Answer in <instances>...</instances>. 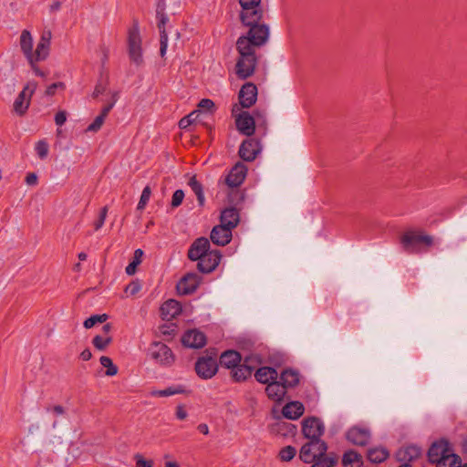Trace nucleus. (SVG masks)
<instances>
[{
  "label": "nucleus",
  "instance_id": "nucleus-12",
  "mask_svg": "<svg viewBox=\"0 0 467 467\" xmlns=\"http://www.w3.org/2000/svg\"><path fill=\"white\" fill-rule=\"evenodd\" d=\"M201 276L195 273L186 274L177 284L176 289L179 295H191L198 288Z\"/></svg>",
  "mask_w": 467,
  "mask_h": 467
},
{
  "label": "nucleus",
  "instance_id": "nucleus-31",
  "mask_svg": "<svg viewBox=\"0 0 467 467\" xmlns=\"http://www.w3.org/2000/svg\"><path fill=\"white\" fill-rule=\"evenodd\" d=\"M362 456L354 450L344 452L342 456L343 467H362Z\"/></svg>",
  "mask_w": 467,
  "mask_h": 467
},
{
  "label": "nucleus",
  "instance_id": "nucleus-25",
  "mask_svg": "<svg viewBox=\"0 0 467 467\" xmlns=\"http://www.w3.org/2000/svg\"><path fill=\"white\" fill-rule=\"evenodd\" d=\"M222 226L228 227L232 231L239 223V213L234 207L224 209L220 217Z\"/></svg>",
  "mask_w": 467,
  "mask_h": 467
},
{
  "label": "nucleus",
  "instance_id": "nucleus-59",
  "mask_svg": "<svg viewBox=\"0 0 467 467\" xmlns=\"http://www.w3.org/2000/svg\"><path fill=\"white\" fill-rule=\"evenodd\" d=\"M92 357V354L90 352V350L88 348H86L84 349L81 353H80V358L81 359L85 360V361H88Z\"/></svg>",
  "mask_w": 467,
  "mask_h": 467
},
{
  "label": "nucleus",
  "instance_id": "nucleus-46",
  "mask_svg": "<svg viewBox=\"0 0 467 467\" xmlns=\"http://www.w3.org/2000/svg\"><path fill=\"white\" fill-rule=\"evenodd\" d=\"M35 149L40 159H45L48 154V144L44 140H39Z\"/></svg>",
  "mask_w": 467,
  "mask_h": 467
},
{
  "label": "nucleus",
  "instance_id": "nucleus-36",
  "mask_svg": "<svg viewBox=\"0 0 467 467\" xmlns=\"http://www.w3.org/2000/svg\"><path fill=\"white\" fill-rule=\"evenodd\" d=\"M276 431L283 436H294L296 433V427L290 422L281 421L276 424Z\"/></svg>",
  "mask_w": 467,
  "mask_h": 467
},
{
  "label": "nucleus",
  "instance_id": "nucleus-54",
  "mask_svg": "<svg viewBox=\"0 0 467 467\" xmlns=\"http://www.w3.org/2000/svg\"><path fill=\"white\" fill-rule=\"evenodd\" d=\"M107 83H102V82H99L96 87H95V89L92 93V98L96 99L98 98L100 94H103L106 89H107Z\"/></svg>",
  "mask_w": 467,
  "mask_h": 467
},
{
  "label": "nucleus",
  "instance_id": "nucleus-44",
  "mask_svg": "<svg viewBox=\"0 0 467 467\" xmlns=\"http://www.w3.org/2000/svg\"><path fill=\"white\" fill-rule=\"evenodd\" d=\"M119 93L118 91H114L111 94L110 101L106 106L103 107L99 115L106 119V117L109 115V111L112 109V108L115 106L117 101L119 100Z\"/></svg>",
  "mask_w": 467,
  "mask_h": 467
},
{
  "label": "nucleus",
  "instance_id": "nucleus-20",
  "mask_svg": "<svg viewBox=\"0 0 467 467\" xmlns=\"http://www.w3.org/2000/svg\"><path fill=\"white\" fill-rule=\"evenodd\" d=\"M247 172L246 166L242 163H236L229 171L228 175L225 178V183L229 187H238L244 182Z\"/></svg>",
  "mask_w": 467,
  "mask_h": 467
},
{
  "label": "nucleus",
  "instance_id": "nucleus-53",
  "mask_svg": "<svg viewBox=\"0 0 467 467\" xmlns=\"http://www.w3.org/2000/svg\"><path fill=\"white\" fill-rule=\"evenodd\" d=\"M65 88V85L63 82L53 83L47 87V88L46 90V95L53 96L56 93L57 88Z\"/></svg>",
  "mask_w": 467,
  "mask_h": 467
},
{
  "label": "nucleus",
  "instance_id": "nucleus-17",
  "mask_svg": "<svg viewBox=\"0 0 467 467\" xmlns=\"http://www.w3.org/2000/svg\"><path fill=\"white\" fill-rule=\"evenodd\" d=\"M257 96V88L253 83H245L240 89L238 98H239V106L240 108H250L256 101Z\"/></svg>",
  "mask_w": 467,
  "mask_h": 467
},
{
  "label": "nucleus",
  "instance_id": "nucleus-21",
  "mask_svg": "<svg viewBox=\"0 0 467 467\" xmlns=\"http://www.w3.org/2000/svg\"><path fill=\"white\" fill-rule=\"evenodd\" d=\"M210 242L205 237L196 239L188 251V257L192 261H198L210 252Z\"/></svg>",
  "mask_w": 467,
  "mask_h": 467
},
{
  "label": "nucleus",
  "instance_id": "nucleus-49",
  "mask_svg": "<svg viewBox=\"0 0 467 467\" xmlns=\"http://www.w3.org/2000/svg\"><path fill=\"white\" fill-rule=\"evenodd\" d=\"M47 412L52 413L54 416L58 417L66 413V410L61 405H48L45 408Z\"/></svg>",
  "mask_w": 467,
  "mask_h": 467
},
{
  "label": "nucleus",
  "instance_id": "nucleus-28",
  "mask_svg": "<svg viewBox=\"0 0 467 467\" xmlns=\"http://www.w3.org/2000/svg\"><path fill=\"white\" fill-rule=\"evenodd\" d=\"M421 454V449L416 445H409L400 449L397 452V458L400 462H403V463L417 459Z\"/></svg>",
  "mask_w": 467,
  "mask_h": 467
},
{
  "label": "nucleus",
  "instance_id": "nucleus-19",
  "mask_svg": "<svg viewBox=\"0 0 467 467\" xmlns=\"http://www.w3.org/2000/svg\"><path fill=\"white\" fill-rule=\"evenodd\" d=\"M261 146L259 141L248 139L243 141L239 148V156L245 161H251L260 153Z\"/></svg>",
  "mask_w": 467,
  "mask_h": 467
},
{
  "label": "nucleus",
  "instance_id": "nucleus-4",
  "mask_svg": "<svg viewBox=\"0 0 467 467\" xmlns=\"http://www.w3.org/2000/svg\"><path fill=\"white\" fill-rule=\"evenodd\" d=\"M265 392L274 401L280 402L286 394L285 385L277 381L278 373L275 368L265 366Z\"/></svg>",
  "mask_w": 467,
  "mask_h": 467
},
{
  "label": "nucleus",
  "instance_id": "nucleus-57",
  "mask_svg": "<svg viewBox=\"0 0 467 467\" xmlns=\"http://www.w3.org/2000/svg\"><path fill=\"white\" fill-rule=\"evenodd\" d=\"M176 417L179 420H184L187 417V411L182 405H179L176 408Z\"/></svg>",
  "mask_w": 467,
  "mask_h": 467
},
{
  "label": "nucleus",
  "instance_id": "nucleus-34",
  "mask_svg": "<svg viewBox=\"0 0 467 467\" xmlns=\"http://www.w3.org/2000/svg\"><path fill=\"white\" fill-rule=\"evenodd\" d=\"M337 462V457L335 453H329L323 457L315 459L311 467H334Z\"/></svg>",
  "mask_w": 467,
  "mask_h": 467
},
{
  "label": "nucleus",
  "instance_id": "nucleus-60",
  "mask_svg": "<svg viewBox=\"0 0 467 467\" xmlns=\"http://www.w3.org/2000/svg\"><path fill=\"white\" fill-rule=\"evenodd\" d=\"M254 378H255V379H256L259 383H263V379H264V376H263V367L258 368L255 370Z\"/></svg>",
  "mask_w": 467,
  "mask_h": 467
},
{
  "label": "nucleus",
  "instance_id": "nucleus-7",
  "mask_svg": "<svg viewBox=\"0 0 467 467\" xmlns=\"http://www.w3.org/2000/svg\"><path fill=\"white\" fill-rule=\"evenodd\" d=\"M165 2L163 0H160L157 3L156 6V16L158 19V28L160 31V54L161 57H163L166 54L168 47V35L166 33V24L169 22V17L165 14Z\"/></svg>",
  "mask_w": 467,
  "mask_h": 467
},
{
  "label": "nucleus",
  "instance_id": "nucleus-14",
  "mask_svg": "<svg viewBox=\"0 0 467 467\" xmlns=\"http://www.w3.org/2000/svg\"><path fill=\"white\" fill-rule=\"evenodd\" d=\"M150 355L152 358L162 365H171L174 361L171 349L167 345L161 342L153 344Z\"/></svg>",
  "mask_w": 467,
  "mask_h": 467
},
{
  "label": "nucleus",
  "instance_id": "nucleus-56",
  "mask_svg": "<svg viewBox=\"0 0 467 467\" xmlns=\"http://www.w3.org/2000/svg\"><path fill=\"white\" fill-rule=\"evenodd\" d=\"M198 106L201 109H206V110H211V109H213L214 108V102L212 99H202L199 102Z\"/></svg>",
  "mask_w": 467,
  "mask_h": 467
},
{
  "label": "nucleus",
  "instance_id": "nucleus-15",
  "mask_svg": "<svg viewBox=\"0 0 467 467\" xmlns=\"http://www.w3.org/2000/svg\"><path fill=\"white\" fill-rule=\"evenodd\" d=\"M182 343L186 348H202L206 344V337L198 329H190L182 335Z\"/></svg>",
  "mask_w": 467,
  "mask_h": 467
},
{
  "label": "nucleus",
  "instance_id": "nucleus-38",
  "mask_svg": "<svg viewBox=\"0 0 467 467\" xmlns=\"http://www.w3.org/2000/svg\"><path fill=\"white\" fill-rule=\"evenodd\" d=\"M142 255L143 252L141 249L135 250L132 262L130 263L126 267L125 271L127 275H132L136 273V268L140 264Z\"/></svg>",
  "mask_w": 467,
  "mask_h": 467
},
{
  "label": "nucleus",
  "instance_id": "nucleus-55",
  "mask_svg": "<svg viewBox=\"0 0 467 467\" xmlns=\"http://www.w3.org/2000/svg\"><path fill=\"white\" fill-rule=\"evenodd\" d=\"M67 121V112L64 110L58 111L55 115V122L57 126H62Z\"/></svg>",
  "mask_w": 467,
  "mask_h": 467
},
{
  "label": "nucleus",
  "instance_id": "nucleus-42",
  "mask_svg": "<svg viewBox=\"0 0 467 467\" xmlns=\"http://www.w3.org/2000/svg\"><path fill=\"white\" fill-rule=\"evenodd\" d=\"M296 454V449L294 446L287 445L279 451V457L283 462L291 461Z\"/></svg>",
  "mask_w": 467,
  "mask_h": 467
},
{
  "label": "nucleus",
  "instance_id": "nucleus-39",
  "mask_svg": "<svg viewBox=\"0 0 467 467\" xmlns=\"http://www.w3.org/2000/svg\"><path fill=\"white\" fill-rule=\"evenodd\" d=\"M100 364L107 368L105 374L109 377L115 376L118 373V368L113 364L110 358L102 356L99 358Z\"/></svg>",
  "mask_w": 467,
  "mask_h": 467
},
{
  "label": "nucleus",
  "instance_id": "nucleus-47",
  "mask_svg": "<svg viewBox=\"0 0 467 467\" xmlns=\"http://www.w3.org/2000/svg\"><path fill=\"white\" fill-rule=\"evenodd\" d=\"M108 214V206L101 208L98 220L94 223L95 231H99L104 224Z\"/></svg>",
  "mask_w": 467,
  "mask_h": 467
},
{
  "label": "nucleus",
  "instance_id": "nucleus-8",
  "mask_svg": "<svg viewBox=\"0 0 467 467\" xmlns=\"http://www.w3.org/2000/svg\"><path fill=\"white\" fill-rule=\"evenodd\" d=\"M36 87L37 84L35 81H29L24 87L23 90L16 98L13 104V110L16 114L23 116L26 113L30 105L31 97L36 91Z\"/></svg>",
  "mask_w": 467,
  "mask_h": 467
},
{
  "label": "nucleus",
  "instance_id": "nucleus-61",
  "mask_svg": "<svg viewBox=\"0 0 467 467\" xmlns=\"http://www.w3.org/2000/svg\"><path fill=\"white\" fill-rule=\"evenodd\" d=\"M197 429L200 432H202L205 435L209 433V428H208L207 424H205V423L199 424Z\"/></svg>",
  "mask_w": 467,
  "mask_h": 467
},
{
  "label": "nucleus",
  "instance_id": "nucleus-13",
  "mask_svg": "<svg viewBox=\"0 0 467 467\" xmlns=\"http://www.w3.org/2000/svg\"><path fill=\"white\" fill-rule=\"evenodd\" d=\"M222 254L217 250L208 252L198 260L197 268L203 274L213 272L219 265Z\"/></svg>",
  "mask_w": 467,
  "mask_h": 467
},
{
  "label": "nucleus",
  "instance_id": "nucleus-63",
  "mask_svg": "<svg viewBox=\"0 0 467 467\" xmlns=\"http://www.w3.org/2000/svg\"><path fill=\"white\" fill-rule=\"evenodd\" d=\"M60 7H61V3H60V2H58V1H56V2H54V3L50 5V10H51L52 12H55V11L59 10V9H60Z\"/></svg>",
  "mask_w": 467,
  "mask_h": 467
},
{
  "label": "nucleus",
  "instance_id": "nucleus-29",
  "mask_svg": "<svg viewBox=\"0 0 467 467\" xmlns=\"http://www.w3.org/2000/svg\"><path fill=\"white\" fill-rule=\"evenodd\" d=\"M20 47L28 62L33 58V37L28 30H23L20 36Z\"/></svg>",
  "mask_w": 467,
  "mask_h": 467
},
{
  "label": "nucleus",
  "instance_id": "nucleus-3",
  "mask_svg": "<svg viewBox=\"0 0 467 467\" xmlns=\"http://www.w3.org/2000/svg\"><path fill=\"white\" fill-rule=\"evenodd\" d=\"M400 244L408 254H420L423 251L422 246L430 247L433 244V238L421 232L407 231L400 237Z\"/></svg>",
  "mask_w": 467,
  "mask_h": 467
},
{
  "label": "nucleus",
  "instance_id": "nucleus-35",
  "mask_svg": "<svg viewBox=\"0 0 467 467\" xmlns=\"http://www.w3.org/2000/svg\"><path fill=\"white\" fill-rule=\"evenodd\" d=\"M285 355L277 350H268L267 352V362L274 367L279 368L285 363Z\"/></svg>",
  "mask_w": 467,
  "mask_h": 467
},
{
  "label": "nucleus",
  "instance_id": "nucleus-33",
  "mask_svg": "<svg viewBox=\"0 0 467 467\" xmlns=\"http://www.w3.org/2000/svg\"><path fill=\"white\" fill-rule=\"evenodd\" d=\"M188 185L197 197L198 203L201 207L204 205L205 198L203 193L202 185L198 182L195 175L192 176L188 182Z\"/></svg>",
  "mask_w": 467,
  "mask_h": 467
},
{
  "label": "nucleus",
  "instance_id": "nucleus-58",
  "mask_svg": "<svg viewBox=\"0 0 467 467\" xmlns=\"http://www.w3.org/2000/svg\"><path fill=\"white\" fill-rule=\"evenodd\" d=\"M26 182L28 185H36L37 182V176L35 173H28L26 177Z\"/></svg>",
  "mask_w": 467,
  "mask_h": 467
},
{
  "label": "nucleus",
  "instance_id": "nucleus-24",
  "mask_svg": "<svg viewBox=\"0 0 467 467\" xmlns=\"http://www.w3.org/2000/svg\"><path fill=\"white\" fill-rule=\"evenodd\" d=\"M182 312L180 303L174 299H170L164 302L161 306V314L163 319L171 320Z\"/></svg>",
  "mask_w": 467,
  "mask_h": 467
},
{
  "label": "nucleus",
  "instance_id": "nucleus-6",
  "mask_svg": "<svg viewBox=\"0 0 467 467\" xmlns=\"http://www.w3.org/2000/svg\"><path fill=\"white\" fill-rule=\"evenodd\" d=\"M232 115L235 118L237 130L245 136H251L255 130L254 119L247 111H242L238 104H234Z\"/></svg>",
  "mask_w": 467,
  "mask_h": 467
},
{
  "label": "nucleus",
  "instance_id": "nucleus-9",
  "mask_svg": "<svg viewBox=\"0 0 467 467\" xmlns=\"http://www.w3.org/2000/svg\"><path fill=\"white\" fill-rule=\"evenodd\" d=\"M129 56L130 60L136 65H140L143 62L141 38L140 35L139 26L136 23L129 31L128 37Z\"/></svg>",
  "mask_w": 467,
  "mask_h": 467
},
{
  "label": "nucleus",
  "instance_id": "nucleus-45",
  "mask_svg": "<svg viewBox=\"0 0 467 467\" xmlns=\"http://www.w3.org/2000/svg\"><path fill=\"white\" fill-rule=\"evenodd\" d=\"M150 194H151L150 187L146 186L143 189L142 193L140 195V199L138 206H137L138 210H143L145 208L146 204L148 203V202L150 200Z\"/></svg>",
  "mask_w": 467,
  "mask_h": 467
},
{
  "label": "nucleus",
  "instance_id": "nucleus-11",
  "mask_svg": "<svg viewBox=\"0 0 467 467\" xmlns=\"http://www.w3.org/2000/svg\"><path fill=\"white\" fill-rule=\"evenodd\" d=\"M325 432V425L317 417H308L302 421V433L307 440L320 439Z\"/></svg>",
  "mask_w": 467,
  "mask_h": 467
},
{
  "label": "nucleus",
  "instance_id": "nucleus-62",
  "mask_svg": "<svg viewBox=\"0 0 467 467\" xmlns=\"http://www.w3.org/2000/svg\"><path fill=\"white\" fill-rule=\"evenodd\" d=\"M31 67L36 76L45 77V73L36 66V63H33Z\"/></svg>",
  "mask_w": 467,
  "mask_h": 467
},
{
  "label": "nucleus",
  "instance_id": "nucleus-22",
  "mask_svg": "<svg viewBox=\"0 0 467 467\" xmlns=\"http://www.w3.org/2000/svg\"><path fill=\"white\" fill-rule=\"evenodd\" d=\"M346 437L355 445L365 446L369 441L370 433L367 429L353 427L348 431Z\"/></svg>",
  "mask_w": 467,
  "mask_h": 467
},
{
  "label": "nucleus",
  "instance_id": "nucleus-10",
  "mask_svg": "<svg viewBox=\"0 0 467 467\" xmlns=\"http://www.w3.org/2000/svg\"><path fill=\"white\" fill-rule=\"evenodd\" d=\"M218 370V364L215 357L202 356L195 363V371L197 375L203 379H208L213 378Z\"/></svg>",
  "mask_w": 467,
  "mask_h": 467
},
{
  "label": "nucleus",
  "instance_id": "nucleus-40",
  "mask_svg": "<svg viewBox=\"0 0 467 467\" xmlns=\"http://www.w3.org/2000/svg\"><path fill=\"white\" fill-rule=\"evenodd\" d=\"M112 337L109 336L102 337L97 335L92 339L93 346L99 350H104L111 343Z\"/></svg>",
  "mask_w": 467,
  "mask_h": 467
},
{
  "label": "nucleus",
  "instance_id": "nucleus-64",
  "mask_svg": "<svg viewBox=\"0 0 467 467\" xmlns=\"http://www.w3.org/2000/svg\"><path fill=\"white\" fill-rule=\"evenodd\" d=\"M165 467H180L179 464L175 462H167L165 463Z\"/></svg>",
  "mask_w": 467,
  "mask_h": 467
},
{
  "label": "nucleus",
  "instance_id": "nucleus-51",
  "mask_svg": "<svg viewBox=\"0 0 467 467\" xmlns=\"http://www.w3.org/2000/svg\"><path fill=\"white\" fill-rule=\"evenodd\" d=\"M141 289V285L138 281H133L130 283L126 288L125 292L130 294V296L136 295Z\"/></svg>",
  "mask_w": 467,
  "mask_h": 467
},
{
  "label": "nucleus",
  "instance_id": "nucleus-18",
  "mask_svg": "<svg viewBox=\"0 0 467 467\" xmlns=\"http://www.w3.org/2000/svg\"><path fill=\"white\" fill-rule=\"evenodd\" d=\"M254 368V359L252 357H246L243 364L239 363L231 370V374L235 381H243L252 375Z\"/></svg>",
  "mask_w": 467,
  "mask_h": 467
},
{
  "label": "nucleus",
  "instance_id": "nucleus-1",
  "mask_svg": "<svg viewBox=\"0 0 467 467\" xmlns=\"http://www.w3.org/2000/svg\"><path fill=\"white\" fill-rule=\"evenodd\" d=\"M242 6L240 18L249 27L246 36H241L236 47L240 58L236 63V74L242 78H249L255 67V49L263 46V7L261 0H239Z\"/></svg>",
  "mask_w": 467,
  "mask_h": 467
},
{
  "label": "nucleus",
  "instance_id": "nucleus-52",
  "mask_svg": "<svg viewBox=\"0 0 467 467\" xmlns=\"http://www.w3.org/2000/svg\"><path fill=\"white\" fill-rule=\"evenodd\" d=\"M136 461V467H153L152 461L145 460L140 454H136L134 456Z\"/></svg>",
  "mask_w": 467,
  "mask_h": 467
},
{
  "label": "nucleus",
  "instance_id": "nucleus-32",
  "mask_svg": "<svg viewBox=\"0 0 467 467\" xmlns=\"http://www.w3.org/2000/svg\"><path fill=\"white\" fill-rule=\"evenodd\" d=\"M369 462L374 463H380L389 457V451L383 447L372 448L367 453Z\"/></svg>",
  "mask_w": 467,
  "mask_h": 467
},
{
  "label": "nucleus",
  "instance_id": "nucleus-43",
  "mask_svg": "<svg viewBox=\"0 0 467 467\" xmlns=\"http://www.w3.org/2000/svg\"><path fill=\"white\" fill-rule=\"evenodd\" d=\"M200 111L199 110H193L189 115L183 117L179 121V127L182 130L187 129L189 126H191L199 116Z\"/></svg>",
  "mask_w": 467,
  "mask_h": 467
},
{
  "label": "nucleus",
  "instance_id": "nucleus-23",
  "mask_svg": "<svg viewBox=\"0 0 467 467\" xmlns=\"http://www.w3.org/2000/svg\"><path fill=\"white\" fill-rule=\"evenodd\" d=\"M210 238L214 244L224 246L231 242L232 231L219 224L212 229Z\"/></svg>",
  "mask_w": 467,
  "mask_h": 467
},
{
  "label": "nucleus",
  "instance_id": "nucleus-2",
  "mask_svg": "<svg viewBox=\"0 0 467 467\" xmlns=\"http://www.w3.org/2000/svg\"><path fill=\"white\" fill-rule=\"evenodd\" d=\"M429 461L436 467H456L461 462L458 455L452 452L449 443L441 440L431 444L428 451Z\"/></svg>",
  "mask_w": 467,
  "mask_h": 467
},
{
  "label": "nucleus",
  "instance_id": "nucleus-50",
  "mask_svg": "<svg viewBox=\"0 0 467 467\" xmlns=\"http://www.w3.org/2000/svg\"><path fill=\"white\" fill-rule=\"evenodd\" d=\"M184 198V192L182 190H176L171 198V206L173 208L178 207L182 204Z\"/></svg>",
  "mask_w": 467,
  "mask_h": 467
},
{
  "label": "nucleus",
  "instance_id": "nucleus-16",
  "mask_svg": "<svg viewBox=\"0 0 467 467\" xmlns=\"http://www.w3.org/2000/svg\"><path fill=\"white\" fill-rule=\"evenodd\" d=\"M50 40H51V32L50 31L43 32V34L39 39V42L37 43L36 48L35 52H33L32 62H29L30 65H33V63H36L38 61H43L48 57Z\"/></svg>",
  "mask_w": 467,
  "mask_h": 467
},
{
  "label": "nucleus",
  "instance_id": "nucleus-26",
  "mask_svg": "<svg viewBox=\"0 0 467 467\" xmlns=\"http://www.w3.org/2000/svg\"><path fill=\"white\" fill-rule=\"evenodd\" d=\"M219 361L222 367L233 369L241 363L242 357L238 351L229 349L221 354Z\"/></svg>",
  "mask_w": 467,
  "mask_h": 467
},
{
  "label": "nucleus",
  "instance_id": "nucleus-30",
  "mask_svg": "<svg viewBox=\"0 0 467 467\" xmlns=\"http://www.w3.org/2000/svg\"><path fill=\"white\" fill-rule=\"evenodd\" d=\"M281 383L285 385V389L294 388L298 385L300 375L297 370L287 368L282 371L280 375Z\"/></svg>",
  "mask_w": 467,
  "mask_h": 467
},
{
  "label": "nucleus",
  "instance_id": "nucleus-27",
  "mask_svg": "<svg viewBox=\"0 0 467 467\" xmlns=\"http://www.w3.org/2000/svg\"><path fill=\"white\" fill-rule=\"evenodd\" d=\"M305 411V407L300 401H291L285 404L282 410L285 418L288 420H297Z\"/></svg>",
  "mask_w": 467,
  "mask_h": 467
},
{
  "label": "nucleus",
  "instance_id": "nucleus-48",
  "mask_svg": "<svg viewBox=\"0 0 467 467\" xmlns=\"http://www.w3.org/2000/svg\"><path fill=\"white\" fill-rule=\"evenodd\" d=\"M104 120H105V118H103L102 116H100V115L97 116L95 118V119L93 120V122L91 124H89L88 127L87 128V131L97 132L103 125Z\"/></svg>",
  "mask_w": 467,
  "mask_h": 467
},
{
  "label": "nucleus",
  "instance_id": "nucleus-5",
  "mask_svg": "<svg viewBox=\"0 0 467 467\" xmlns=\"http://www.w3.org/2000/svg\"><path fill=\"white\" fill-rule=\"evenodd\" d=\"M327 444L321 439L309 440L299 451V458L305 463H311L315 459L327 455Z\"/></svg>",
  "mask_w": 467,
  "mask_h": 467
},
{
  "label": "nucleus",
  "instance_id": "nucleus-37",
  "mask_svg": "<svg viewBox=\"0 0 467 467\" xmlns=\"http://www.w3.org/2000/svg\"><path fill=\"white\" fill-rule=\"evenodd\" d=\"M184 392V389L183 387L182 386H171V387H169L165 389H161V390H153L151 392V395L152 396H157V397H168V396H172V395H175V394H181V393H183Z\"/></svg>",
  "mask_w": 467,
  "mask_h": 467
},
{
  "label": "nucleus",
  "instance_id": "nucleus-41",
  "mask_svg": "<svg viewBox=\"0 0 467 467\" xmlns=\"http://www.w3.org/2000/svg\"><path fill=\"white\" fill-rule=\"evenodd\" d=\"M108 315L107 314H102V315H93L91 316L90 317L87 318L85 321H84V327L88 329V328H91L93 327L96 324L98 323H103L105 322L107 319H108Z\"/></svg>",
  "mask_w": 467,
  "mask_h": 467
}]
</instances>
